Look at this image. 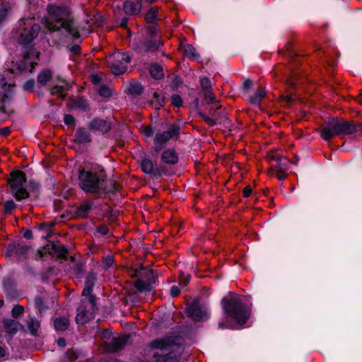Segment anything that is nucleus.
<instances>
[{"instance_id": "obj_15", "label": "nucleus", "mask_w": 362, "mask_h": 362, "mask_svg": "<svg viewBox=\"0 0 362 362\" xmlns=\"http://www.w3.org/2000/svg\"><path fill=\"white\" fill-rule=\"evenodd\" d=\"M28 247L21 244H10L7 247V253L9 256H16L18 258L25 257Z\"/></svg>"}, {"instance_id": "obj_16", "label": "nucleus", "mask_w": 362, "mask_h": 362, "mask_svg": "<svg viewBox=\"0 0 362 362\" xmlns=\"http://www.w3.org/2000/svg\"><path fill=\"white\" fill-rule=\"evenodd\" d=\"M143 6V0H136V2L127 1L123 4V10L127 15L138 14Z\"/></svg>"}, {"instance_id": "obj_53", "label": "nucleus", "mask_w": 362, "mask_h": 362, "mask_svg": "<svg viewBox=\"0 0 362 362\" xmlns=\"http://www.w3.org/2000/svg\"><path fill=\"white\" fill-rule=\"evenodd\" d=\"M190 276L189 274L181 273L180 274V283L185 286L187 285L189 281Z\"/></svg>"}, {"instance_id": "obj_17", "label": "nucleus", "mask_w": 362, "mask_h": 362, "mask_svg": "<svg viewBox=\"0 0 362 362\" xmlns=\"http://www.w3.org/2000/svg\"><path fill=\"white\" fill-rule=\"evenodd\" d=\"M160 159L167 165H175L178 162L179 157L176 151L170 148L161 153Z\"/></svg>"}, {"instance_id": "obj_49", "label": "nucleus", "mask_w": 362, "mask_h": 362, "mask_svg": "<svg viewBox=\"0 0 362 362\" xmlns=\"http://www.w3.org/2000/svg\"><path fill=\"white\" fill-rule=\"evenodd\" d=\"M35 81L33 79H30L27 81L23 84V90L25 91H33L35 88Z\"/></svg>"}, {"instance_id": "obj_39", "label": "nucleus", "mask_w": 362, "mask_h": 362, "mask_svg": "<svg viewBox=\"0 0 362 362\" xmlns=\"http://www.w3.org/2000/svg\"><path fill=\"white\" fill-rule=\"evenodd\" d=\"M200 83H201L202 90L207 91V93H209V90H211V85L210 80L206 77L201 78Z\"/></svg>"}, {"instance_id": "obj_48", "label": "nucleus", "mask_w": 362, "mask_h": 362, "mask_svg": "<svg viewBox=\"0 0 362 362\" xmlns=\"http://www.w3.org/2000/svg\"><path fill=\"white\" fill-rule=\"evenodd\" d=\"M172 104L175 107H180L182 104V100L179 95L173 94L171 96Z\"/></svg>"}, {"instance_id": "obj_13", "label": "nucleus", "mask_w": 362, "mask_h": 362, "mask_svg": "<svg viewBox=\"0 0 362 362\" xmlns=\"http://www.w3.org/2000/svg\"><path fill=\"white\" fill-rule=\"evenodd\" d=\"M132 57L128 53H117L114 57V60L110 65V69L113 74L116 76L124 74L127 69V65L131 62Z\"/></svg>"}, {"instance_id": "obj_20", "label": "nucleus", "mask_w": 362, "mask_h": 362, "mask_svg": "<svg viewBox=\"0 0 362 362\" xmlns=\"http://www.w3.org/2000/svg\"><path fill=\"white\" fill-rule=\"evenodd\" d=\"M266 90L264 88H259L255 91L253 95L250 96L248 99L250 103L258 107L259 111H262V108L259 105L260 102L266 95Z\"/></svg>"}, {"instance_id": "obj_42", "label": "nucleus", "mask_w": 362, "mask_h": 362, "mask_svg": "<svg viewBox=\"0 0 362 362\" xmlns=\"http://www.w3.org/2000/svg\"><path fill=\"white\" fill-rule=\"evenodd\" d=\"M35 307L40 313L44 311L47 307L45 305L43 300L40 297H37L35 300Z\"/></svg>"}, {"instance_id": "obj_52", "label": "nucleus", "mask_w": 362, "mask_h": 362, "mask_svg": "<svg viewBox=\"0 0 362 362\" xmlns=\"http://www.w3.org/2000/svg\"><path fill=\"white\" fill-rule=\"evenodd\" d=\"M172 83L174 88H177L182 83V79L180 76L176 75L173 77Z\"/></svg>"}, {"instance_id": "obj_46", "label": "nucleus", "mask_w": 362, "mask_h": 362, "mask_svg": "<svg viewBox=\"0 0 362 362\" xmlns=\"http://www.w3.org/2000/svg\"><path fill=\"white\" fill-rule=\"evenodd\" d=\"M23 313V308L21 305H15L12 309V316L14 318H18Z\"/></svg>"}, {"instance_id": "obj_61", "label": "nucleus", "mask_w": 362, "mask_h": 362, "mask_svg": "<svg viewBox=\"0 0 362 362\" xmlns=\"http://www.w3.org/2000/svg\"><path fill=\"white\" fill-rule=\"evenodd\" d=\"M253 83H252V81L250 80V79H246L245 81V82L243 83V88L245 90H247L249 89L250 88L252 87Z\"/></svg>"}, {"instance_id": "obj_64", "label": "nucleus", "mask_w": 362, "mask_h": 362, "mask_svg": "<svg viewBox=\"0 0 362 362\" xmlns=\"http://www.w3.org/2000/svg\"><path fill=\"white\" fill-rule=\"evenodd\" d=\"M252 193V188L250 186H246L243 190V194L245 197H249Z\"/></svg>"}, {"instance_id": "obj_29", "label": "nucleus", "mask_w": 362, "mask_h": 362, "mask_svg": "<svg viewBox=\"0 0 362 362\" xmlns=\"http://www.w3.org/2000/svg\"><path fill=\"white\" fill-rule=\"evenodd\" d=\"M183 52L186 57L193 60L197 59L199 56L197 52L196 49L189 44L184 45Z\"/></svg>"}, {"instance_id": "obj_4", "label": "nucleus", "mask_w": 362, "mask_h": 362, "mask_svg": "<svg viewBox=\"0 0 362 362\" xmlns=\"http://www.w3.org/2000/svg\"><path fill=\"white\" fill-rule=\"evenodd\" d=\"M105 175L103 168L98 170H81L78 174L80 187L88 193H100L105 189Z\"/></svg>"}, {"instance_id": "obj_30", "label": "nucleus", "mask_w": 362, "mask_h": 362, "mask_svg": "<svg viewBox=\"0 0 362 362\" xmlns=\"http://www.w3.org/2000/svg\"><path fill=\"white\" fill-rule=\"evenodd\" d=\"M28 327L32 335H36L40 327V322L33 317H29L27 319Z\"/></svg>"}, {"instance_id": "obj_34", "label": "nucleus", "mask_w": 362, "mask_h": 362, "mask_svg": "<svg viewBox=\"0 0 362 362\" xmlns=\"http://www.w3.org/2000/svg\"><path fill=\"white\" fill-rule=\"evenodd\" d=\"M52 250L50 252L54 253L58 257H63L66 254V250L62 245L53 244L52 245Z\"/></svg>"}, {"instance_id": "obj_7", "label": "nucleus", "mask_w": 362, "mask_h": 362, "mask_svg": "<svg viewBox=\"0 0 362 362\" xmlns=\"http://www.w3.org/2000/svg\"><path fill=\"white\" fill-rule=\"evenodd\" d=\"M180 135V126L178 124H167L166 129L158 132L153 137L154 150L158 152L163 149L171 140H177Z\"/></svg>"}, {"instance_id": "obj_31", "label": "nucleus", "mask_w": 362, "mask_h": 362, "mask_svg": "<svg viewBox=\"0 0 362 362\" xmlns=\"http://www.w3.org/2000/svg\"><path fill=\"white\" fill-rule=\"evenodd\" d=\"M88 103L86 100L83 98H78L74 101V107L75 110L78 111H88Z\"/></svg>"}, {"instance_id": "obj_8", "label": "nucleus", "mask_w": 362, "mask_h": 362, "mask_svg": "<svg viewBox=\"0 0 362 362\" xmlns=\"http://www.w3.org/2000/svg\"><path fill=\"white\" fill-rule=\"evenodd\" d=\"M133 275L138 277L134 282V286L139 291H150L152 284L156 281L153 271L148 268L135 270Z\"/></svg>"}, {"instance_id": "obj_32", "label": "nucleus", "mask_w": 362, "mask_h": 362, "mask_svg": "<svg viewBox=\"0 0 362 362\" xmlns=\"http://www.w3.org/2000/svg\"><path fill=\"white\" fill-rule=\"evenodd\" d=\"M157 7H151L145 16L146 21L149 24H156L157 20Z\"/></svg>"}, {"instance_id": "obj_14", "label": "nucleus", "mask_w": 362, "mask_h": 362, "mask_svg": "<svg viewBox=\"0 0 362 362\" xmlns=\"http://www.w3.org/2000/svg\"><path fill=\"white\" fill-rule=\"evenodd\" d=\"M88 126L91 130L98 131L101 133H106L111 128V124L110 122L98 117L90 121Z\"/></svg>"}, {"instance_id": "obj_24", "label": "nucleus", "mask_w": 362, "mask_h": 362, "mask_svg": "<svg viewBox=\"0 0 362 362\" xmlns=\"http://www.w3.org/2000/svg\"><path fill=\"white\" fill-rule=\"evenodd\" d=\"M23 59L20 62V63H16V64H13V66L11 68V71L13 74H21L24 71H25L28 69V62L27 59H28V57H26L25 56V54L23 53Z\"/></svg>"}, {"instance_id": "obj_37", "label": "nucleus", "mask_w": 362, "mask_h": 362, "mask_svg": "<svg viewBox=\"0 0 362 362\" xmlns=\"http://www.w3.org/2000/svg\"><path fill=\"white\" fill-rule=\"evenodd\" d=\"M119 186L115 183H111L109 185L106 184V179L105 180V189H102L103 193H114L119 190Z\"/></svg>"}, {"instance_id": "obj_18", "label": "nucleus", "mask_w": 362, "mask_h": 362, "mask_svg": "<svg viewBox=\"0 0 362 362\" xmlns=\"http://www.w3.org/2000/svg\"><path fill=\"white\" fill-rule=\"evenodd\" d=\"M74 141L79 144H87L91 141V135L87 129L81 127L76 131Z\"/></svg>"}, {"instance_id": "obj_21", "label": "nucleus", "mask_w": 362, "mask_h": 362, "mask_svg": "<svg viewBox=\"0 0 362 362\" xmlns=\"http://www.w3.org/2000/svg\"><path fill=\"white\" fill-rule=\"evenodd\" d=\"M52 78V72L48 69H42L37 76V83L40 86H45Z\"/></svg>"}, {"instance_id": "obj_40", "label": "nucleus", "mask_w": 362, "mask_h": 362, "mask_svg": "<svg viewBox=\"0 0 362 362\" xmlns=\"http://www.w3.org/2000/svg\"><path fill=\"white\" fill-rule=\"evenodd\" d=\"M96 279V275L93 273H90L86 279L85 285L93 288Z\"/></svg>"}, {"instance_id": "obj_56", "label": "nucleus", "mask_w": 362, "mask_h": 362, "mask_svg": "<svg viewBox=\"0 0 362 362\" xmlns=\"http://www.w3.org/2000/svg\"><path fill=\"white\" fill-rule=\"evenodd\" d=\"M129 18L127 17H123L121 19L117 20V23L122 28H127V25Z\"/></svg>"}, {"instance_id": "obj_41", "label": "nucleus", "mask_w": 362, "mask_h": 362, "mask_svg": "<svg viewBox=\"0 0 362 362\" xmlns=\"http://www.w3.org/2000/svg\"><path fill=\"white\" fill-rule=\"evenodd\" d=\"M98 93L100 96L104 98H108L112 95L111 89L106 86H101L98 90Z\"/></svg>"}, {"instance_id": "obj_36", "label": "nucleus", "mask_w": 362, "mask_h": 362, "mask_svg": "<svg viewBox=\"0 0 362 362\" xmlns=\"http://www.w3.org/2000/svg\"><path fill=\"white\" fill-rule=\"evenodd\" d=\"M159 30L156 24H151L146 28V37H158L157 34Z\"/></svg>"}, {"instance_id": "obj_3", "label": "nucleus", "mask_w": 362, "mask_h": 362, "mask_svg": "<svg viewBox=\"0 0 362 362\" xmlns=\"http://www.w3.org/2000/svg\"><path fill=\"white\" fill-rule=\"evenodd\" d=\"M222 307L227 318L233 320L237 325H243L250 316V310L243 304V298L233 296L222 300Z\"/></svg>"}, {"instance_id": "obj_58", "label": "nucleus", "mask_w": 362, "mask_h": 362, "mask_svg": "<svg viewBox=\"0 0 362 362\" xmlns=\"http://www.w3.org/2000/svg\"><path fill=\"white\" fill-rule=\"evenodd\" d=\"M64 87L62 86H54L51 89L52 94H56L63 90Z\"/></svg>"}, {"instance_id": "obj_59", "label": "nucleus", "mask_w": 362, "mask_h": 362, "mask_svg": "<svg viewBox=\"0 0 362 362\" xmlns=\"http://www.w3.org/2000/svg\"><path fill=\"white\" fill-rule=\"evenodd\" d=\"M97 230L98 233H100L102 235H107L109 232L108 228L105 226L98 227Z\"/></svg>"}, {"instance_id": "obj_28", "label": "nucleus", "mask_w": 362, "mask_h": 362, "mask_svg": "<svg viewBox=\"0 0 362 362\" xmlns=\"http://www.w3.org/2000/svg\"><path fill=\"white\" fill-rule=\"evenodd\" d=\"M149 71L151 76L156 80L162 78L164 76L163 68L157 64H151Z\"/></svg>"}, {"instance_id": "obj_5", "label": "nucleus", "mask_w": 362, "mask_h": 362, "mask_svg": "<svg viewBox=\"0 0 362 362\" xmlns=\"http://www.w3.org/2000/svg\"><path fill=\"white\" fill-rule=\"evenodd\" d=\"M20 36L18 43L23 46V53L28 58L36 55V52L32 44L33 40L37 36L40 27L38 24L33 23L30 21L19 22Z\"/></svg>"}, {"instance_id": "obj_43", "label": "nucleus", "mask_w": 362, "mask_h": 362, "mask_svg": "<svg viewBox=\"0 0 362 362\" xmlns=\"http://www.w3.org/2000/svg\"><path fill=\"white\" fill-rule=\"evenodd\" d=\"M8 14V6L6 4L0 5V24L5 20Z\"/></svg>"}, {"instance_id": "obj_44", "label": "nucleus", "mask_w": 362, "mask_h": 362, "mask_svg": "<svg viewBox=\"0 0 362 362\" xmlns=\"http://www.w3.org/2000/svg\"><path fill=\"white\" fill-rule=\"evenodd\" d=\"M63 120L64 124L67 126L75 125V118L72 115H63Z\"/></svg>"}, {"instance_id": "obj_27", "label": "nucleus", "mask_w": 362, "mask_h": 362, "mask_svg": "<svg viewBox=\"0 0 362 362\" xmlns=\"http://www.w3.org/2000/svg\"><path fill=\"white\" fill-rule=\"evenodd\" d=\"M140 165L143 172L146 174H152L154 172V164L150 158H143L140 162Z\"/></svg>"}, {"instance_id": "obj_11", "label": "nucleus", "mask_w": 362, "mask_h": 362, "mask_svg": "<svg viewBox=\"0 0 362 362\" xmlns=\"http://www.w3.org/2000/svg\"><path fill=\"white\" fill-rule=\"evenodd\" d=\"M95 298L90 296L88 301L82 300L77 309L76 322L77 324H85L92 317L95 310Z\"/></svg>"}, {"instance_id": "obj_10", "label": "nucleus", "mask_w": 362, "mask_h": 362, "mask_svg": "<svg viewBox=\"0 0 362 362\" xmlns=\"http://www.w3.org/2000/svg\"><path fill=\"white\" fill-rule=\"evenodd\" d=\"M11 179L9 180L11 192L16 199L21 200L28 197V193L24 187L25 175L21 171L11 173Z\"/></svg>"}, {"instance_id": "obj_22", "label": "nucleus", "mask_w": 362, "mask_h": 362, "mask_svg": "<svg viewBox=\"0 0 362 362\" xmlns=\"http://www.w3.org/2000/svg\"><path fill=\"white\" fill-rule=\"evenodd\" d=\"M127 337L113 339L109 345V350L112 352H116L121 350L127 343Z\"/></svg>"}, {"instance_id": "obj_60", "label": "nucleus", "mask_w": 362, "mask_h": 362, "mask_svg": "<svg viewBox=\"0 0 362 362\" xmlns=\"http://www.w3.org/2000/svg\"><path fill=\"white\" fill-rule=\"evenodd\" d=\"M144 133L146 136H151L153 135L154 131L151 127H148L144 130Z\"/></svg>"}, {"instance_id": "obj_50", "label": "nucleus", "mask_w": 362, "mask_h": 362, "mask_svg": "<svg viewBox=\"0 0 362 362\" xmlns=\"http://www.w3.org/2000/svg\"><path fill=\"white\" fill-rule=\"evenodd\" d=\"M16 207V204L12 200H8L4 204L5 213H10Z\"/></svg>"}, {"instance_id": "obj_57", "label": "nucleus", "mask_w": 362, "mask_h": 362, "mask_svg": "<svg viewBox=\"0 0 362 362\" xmlns=\"http://www.w3.org/2000/svg\"><path fill=\"white\" fill-rule=\"evenodd\" d=\"M180 293V288L177 286H173L170 288V296L172 297H176Z\"/></svg>"}, {"instance_id": "obj_23", "label": "nucleus", "mask_w": 362, "mask_h": 362, "mask_svg": "<svg viewBox=\"0 0 362 362\" xmlns=\"http://www.w3.org/2000/svg\"><path fill=\"white\" fill-rule=\"evenodd\" d=\"M4 326L7 332L11 334H16L23 327L19 322L10 319L4 320Z\"/></svg>"}, {"instance_id": "obj_12", "label": "nucleus", "mask_w": 362, "mask_h": 362, "mask_svg": "<svg viewBox=\"0 0 362 362\" xmlns=\"http://www.w3.org/2000/svg\"><path fill=\"white\" fill-rule=\"evenodd\" d=\"M187 315L195 321H202L209 318V312L206 304H201L198 300H194L186 308Z\"/></svg>"}, {"instance_id": "obj_26", "label": "nucleus", "mask_w": 362, "mask_h": 362, "mask_svg": "<svg viewBox=\"0 0 362 362\" xmlns=\"http://www.w3.org/2000/svg\"><path fill=\"white\" fill-rule=\"evenodd\" d=\"M144 92V87L141 84L139 83H130L127 93L132 97H136L140 95Z\"/></svg>"}, {"instance_id": "obj_35", "label": "nucleus", "mask_w": 362, "mask_h": 362, "mask_svg": "<svg viewBox=\"0 0 362 362\" xmlns=\"http://www.w3.org/2000/svg\"><path fill=\"white\" fill-rule=\"evenodd\" d=\"M276 160V164L275 166L276 171L277 172H286L288 169V165L287 163L282 162V158L279 156H277L276 158H274Z\"/></svg>"}, {"instance_id": "obj_38", "label": "nucleus", "mask_w": 362, "mask_h": 362, "mask_svg": "<svg viewBox=\"0 0 362 362\" xmlns=\"http://www.w3.org/2000/svg\"><path fill=\"white\" fill-rule=\"evenodd\" d=\"M92 207V204L90 203H86L81 206L77 211V214L79 216H85L86 214L90 211V209Z\"/></svg>"}, {"instance_id": "obj_47", "label": "nucleus", "mask_w": 362, "mask_h": 362, "mask_svg": "<svg viewBox=\"0 0 362 362\" xmlns=\"http://www.w3.org/2000/svg\"><path fill=\"white\" fill-rule=\"evenodd\" d=\"M114 263V258L111 255L105 257L103 259V266L105 269H108L112 267Z\"/></svg>"}, {"instance_id": "obj_19", "label": "nucleus", "mask_w": 362, "mask_h": 362, "mask_svg": "<svg viewBox=\"0 0 362 362\" xmlns=\"http://www.w3.org/2000/svg\"><path fill=\"white\" fill-rule=\"evenodd\" d=\"M204 95L206 101L208 104H211V107L209 109V111H218L221 110V112L226 111V107H223L221 105L218 104V102L215 100L214 96L212 93V89L209 90V93L207 91H203Z\"/></svg>"}, {"instance_id": "obj_62", "label": "nucleus", "mask_w": 362, "mask_h": 362, "mask_svg": "<svg viewBox=\"0 0 362 362\" xmlns=\"http://www.w3.org/2000/svg\"><path fill=\"white\" fill-rule=\"evenodd\" d=\"M7 84L6 77L3 74H0V88H4Z\"/></svg>"}, {"instance_id": "obj_9", "label": "nucleus", "mask_w": 362, "mask_h": 362, "mask_svg": "<svg viewBox=\"0 0 362 362\" xmlns=\"http://www.w3.org/2000/svg\"><path fill=\"white\" fill-rule=\"evenodd\" d=\"M163 47V42L160 37H144L136 40L132 44L134 50L136 52L148 53L158 51Z\"/></svg>"}, {"instance_id": "obj_1", "label": "nucleus", "mask_w": 362, "mask_h": 362, "mask_svg": "<svg viewBox=\"0 0 362 362\" xmlns=\"http://www.w3.org/2000/svg\"><path fill=\"white\" fill-rule=\"evenodd\" d=\"M48 16L42 19V23L48 30L50 35L55 32L63 31L65 36H71L73 39L79 37L78 30L67 6H58L54 4L47 6Z\"/></svg>"}, {"instance_id": "obj_63", "label": "nucleus", "mask_w": 362, "mask_h": 362, "mask_svg": "<svg viewBox=\"0 0 362 362\" xmlns=\"http://www.w3.org/2000/svg\"><path fill=\"white\" fill-rule=\"evenodd\" d=\"M10 132H11V129H10V127H8L0 129V134L2 136H7L8 134H10Z\"/></svg>"}, {"instance_id": "obj_2", "label": "nucleus", "mask_w": 362, "mask_h": 362, "mask_svg": "<svg viewBox=\"0 0 362 362\" xmlns=\"http://www.w3.org/2000/svg\"><path fill=\"white\" fill-rule=\"evenodd\" d=\"M180 347L173 344L172 338L156 339L151 344L150 354L153 359L150 362H168L176 360L179 356L177 349Z\"/></svg>"}, {"instance_id": "obj_25", "label": "nucleus", "mask_w": 362, "mask_h": 362, "mask_svg": "<svg viewBox=\"0 0 362 362\" xmlns=\"http://www.w3.org/2000/svg\"><path fill=\"white\" fill-rule=\"evenodd\" d=\"M54 325L56 330L65 331L69 326V320L65 317L57 318L54 320Z\"/></svg>"}, {"instance_id": "obj_54", "label": "nucleus", "mask_w": 362, "mask_h": 362, "mask_svg": "<svg viewBox=\"0 0 362 362\" xmlns=\"http://www.w3.org/2000/svg\"><path fill=\"white\" fill-rule=\"evenodd\" d=\"M83 270V264L82 263H77L74 266V272L75 274H78Z\"/></svg>"}, {"instance_id": "obj_33", "label": "nucleus", "mask_w": 362, "mask_h": 362, "mask_svg": "<svg viewBox=\"0 0 362 362\" xmlns=\"http://www.w3.org/2000/svg\"><path fill=\"white\" fill-rule=\"evenodd\" d=\"M294 101L293 93H288L287 95L281 94L279 95V103L285 107H289Z\"/></svg>"}, {"instance_id": "obj_51", "label": "nucleus", "mask_w": 362, "mask_h": 362, "mask_svg": "<svg viewBox=\"0 0 362 362\" xmlns=\"http://www.w3.org/2000/svg\"><path fill=\"white\" fill-rule=\"evenodd\" d=\"M92 290H93V288L92 287H90V286H84V288H83V296H86L88 298L87 300H84L85 301H88L89 300V298L90 296H93L91 294V292H92Z\"/></svg>"}, {"instance_id": "obj_55", "label": "nucleus", "mask_w": 362, "mask_h": 362, "mask_svg": "<svg viewBox=\"0 0 362 362\" xmlns=\"http://www.w3.org/2000/svg\"><path fill=\"white\" fill-rule=\"evenodd\" d=\"M69 52L73 53V54H78L80 51V46L78 45H73L71 47H67Z\"/></svg>"}, {"instance_id": "obj_45", "label": "nucleus", "mask_w": 362, "mask_h": 362, "mask_svg": "<svg viewBox=\"0 0 362 362\" xmlns=\"http://www.w3.org/2000/svg\"><path fill=\"white\" fill-rule=\"evenodd\" d=\"M202 119L210 125L216 124V119L214 117V115H199Z\"/></svg>"}, {"instance_id": "obj_6", "label": "nucleus", "mask_w": 362, "mask_h": 362, "mask_svg": "<svg viewBox=\"0 0 362 362\" xmlns=\"http://www.w3.org/2000/svg\"><path fill=\"white\" fill-rule=\"evenodd\" d=\"M357 130L356 126L351 122L337 117H329L326 124L322 127L321 137L329 141L334 136L351 134Z\"/></svg>"}]
</instances>
